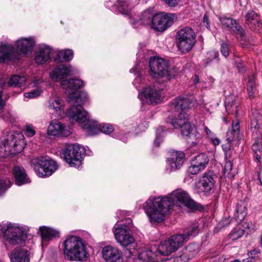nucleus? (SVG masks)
I'll list each match as a JSON object with an SVG mask.
<instances>
[{
  "instance_id": "de8ad7c7",
  "label": "nucleus",
  "mask_w": 262,
  "mask_h": 262,
  "mask_svg": "<svg viewBox=\"0 0 262 262\" xmlns=\"http://www.w3.org/2000/svg\"><path fill=\"white\" fill-rule=\"evenodd\" d=\"M100 130L106 134H109L112 133L114 130V127L110 124H102L99 126Z\"/></svg>"
},
{
  "instance_id": "49530a36",
  "label": "nucleus",
  "mask_w": 262,
  "mask_h": 262,
  "mask_svg": "<svg viewBox=\"0 0 262 262\" xmlns=\"http://www.w3.org/2000/svg\"><path fill=\"white\" fill-rule=\"evenodd\" d=\"M252 149L255 154L257 152H262V138H257L252 146Z\"/></svg>"
},
{
  "instance_id": "0eeeda50",
  "label": "nucleus",
  "mask_w": 262,
  "mask_h": 262,
  "mask_svg": "<svg viewBox=\"0 0 262 262\" xmlns=\"http://www.w3.org/2000/svg\"><path fill=\"white\" fill-rule=\"evenodd\" d=\"M0 236L10 244H21L27 238L26 229L11 223L0 224Z\"/></svg>"
},
{
  "instance_id": "58836bf2",
  "label": "nucleus",
  "mask_w": 262,
  "mask_h": 262,
  "mask_svg": "<svg viewBox=\"0 0 262 262\" xmlns=\"http://www.w3.org/2000/svg\"><path fill=\"white\" fill-rule=\"evenodd\" d=\"M154 254L150 250L145 251L138 255V262H156Z\"/></svg>"
},
{
  "instance_id": "4d7b16f0",
  "label": "nucleus",
  "mask_w": 262,
  "mask_h": 262,
  "mask_svg": "<svg viewBox=\"0 0 262 262\" xmlns=\"http://www.w3.org/2000/svg\"><path fill=\"white\" fill-rule=\"evenodd\" d=\"M170 7H175L180 2V0H162Z\"/></svg>"
},
{
  "instance_id": "6e6552de",
  "label": "nucleus",
  "mask_w": 262,
  "mask_h": 262,
  "mask_svg": "<svg viewBox=\"0 0 262 262\" xmlns=\"http://www.w3.org/2000/svg\"><path fill=\"white\" fill-rule=\"evenodd\" d=\"M24 136L17 133H9L6 138L2 140L0 152L4 155H16L24 148Z\"/></svg>"
},
{
  "instance_id": "c9c22d12",
  "label": "nucleus",
  "mask_w": 262,
  "mask_h": 262,
  "mask_svg": "<svg viewBox=\"0 0 262 262\" xmlns=\"http://www.w3.org/2000/svg\"><path fill=\"white\" fill-rule=\"evenodd\" d=\"M226 109L231 113L235 112L237 113L238 104L236 102V98L234 95H230L226 97L225 102Z\"/></svg>"
},
{
  "instance_id": "473e14b6",
  "label": "nucleus",
  "mask_w": 262,
  "mask_h": 262,
  "mask_svg": "<svg viewBox=\"0 0 262 262\" xmlns=\"http://www.w3.org/2000/svg\"><path fill=\"white\" fill-rule=\"evenodd\" d=\"M239 124L238 122L232 123V128L227 133V140L229 143L238 139L239 134Z\"/></svg>"
},
{
  "instance_id": "603ef678",
  "label": "nucleus",
  "mask_w": 262,
  "mask_h": 262,
  "mask_svg": "<svg viewBox=\"0 0 262 262\" xmlns=\"http://www.w3.org/2000/svg\"><path fill=\"white\" fill-rule=\"evenodd\" d=\"M226 163L224 165V167L223 169V171L225 174H228L230 173L232 167V163L229 159H227L226 160Z\"/></svg>"
},
{
  "instance_id": "680f3d73",
  "label": "nucleus",
  "mask_w": 262,
  "mask_h": 262,
  "mask_svg": "<svg viewBox=\"0 0 262 262\" xmlns=\"http://www.w3.org/2000/svg\"><path fill=\"white\" fill-rule=\"evenodd\" d=\"M204 130L206 133L208 138H210L211 135H214V134L211 132V130L206 126H204Z\"/></svg>"
},
{
  "instance_id": "4468645a",
  "label": "nucleus",
  "mask_w": 262,
  "mask_h": 262,
  "mask_svg": "<svg viewBox=\"0 0 262 262\" xmlns=\"http://www.w3.org/2000/svg\"><path fill=\"white\" fill-rule=\"evenodd\" d=\"M115 237L118 243L124 247L128 246L135 241L134 237L131 235L128 227L125 225H116L114 228Z\"/></svg>"
},
{
  "instance_id": "a18cd8bd",
  "label": "nucleus",
  "mask_w": 262,
  "mask_h": 262,
  "mask_svg": "<svg viewBox=\"0 0 262 262\" xmlns=\"http://www.w3.org/2000/svg\"><path fill=\"white\" fill-rule=\"evenodd\" d=\"M248 255L254 262L259 260L261 256V252L258 249H254L248 252Z\"/></svg>"
},
{
  "instance_id": "09e8293b",
  "label": "nucleus",
  "mask_w": 262,
  "mask_h": 262,
  "mask_svg": "<svg viewBox=\"0 0 262 262\" xmlns=\"http://www.w3.org/2000/svg\"><path fill=\"white\" fill-rule=\"evenodd\" d=\"M41 90L39 88H37L35 90H32L31 91L25 93L24 94L25 97L29 98H34L39 96L41 93Z\"/></svg>"
},
{
  "instance_id": "9d476101",
  "label": "nucleus",
  "mask_w": 262,
  "mask_h": 262,
  "mask_svg": "<svg viewBox=\"0 0 262 262\" xmlns=\"http://www.w3.org/2000/svg\"><path fill=\"white\" fill-rule=\"evenodd\" d=\"M32 165L37 174L41 178L50 176L57 168L56 163L45 157L33 159Z\"/></svg>"
},
{
  "instance_id": "ea45409f",
  "label": "nucleus",
  "mask_w": 262,
  "mask_h": 262,
  "mask_svg": "<svg viewBox=\"0 0 262 262\" xmlns=\"http://www.w3.org/2000/svg\"><path fill=\"white\" fill-rule=\"evenodd\" d=\"M219 57V52L216 51H211L207 53V57L202 61V64L204 67H207L210 64L213 59H216Z\"/></svg>"
},
{
  "instance_id": "37998d69",
  "label": "nucleus",
  "mask_w": 262,
  "mask_h": 262,
  "mask_svg": "<svg viewBox=\"0 0 262 262\" xmlns=\"http://www.w3.org/2000/svg\"><path fill=\"white\" fill-rule=\"evenodd\" d=\"M12 184V182L9 179H0V195L4 193L11 186Z\"/></svg>"
},
{
  "instance_id": "72a5a7b5",
  "label": "nucleus",
  "mask_w": 262,
  "mask_h": 262,
  "mask_svg": "<svg viewBox=\"0 0 262 262\" xmlns=\"http://www.w3.org/2000/svg\"><path fill=\"white\" fill-rule=\"evenodd\" d=\"M256 87V76L255 75H252L249 77L247 83L248 94L251 99L254 98L257 92Z\"/></svg>"
},
{
  "instance_id": "ddd939ff",
  "label": "nucleus",
  "mask_w": 262,
  "mask_h": 262,
  "mask_svg": "<svg viewBox=\"0 0 262 262\" xmlns=\"http://www.w3.org/2000/svg\"><path fill=\"white\" fill-rule=\"evenodd\" d=\"M35 43L34 39L30 37L21 38L16 41L14 48V56L15 59L20 55L27 56L31 53Z\"/></svg>"
},
{
  "instance_id": "13d9d810",
  "label": "nucleus",
  "mask_w": 262,
  "mask_h": 262,
  "mask_svg": "<svg viewBox=\"0 0 262 262\" xmlns=\"http://www.w3.org/2000/svg\"><path fill=\"white\" fill-rule=\"evenodd\" d=\"M211 142L214 145L216 146L220 144V140L215 137V136L211 135L210 138H209Z\"/></svg>"
},
{
  "instance_id": "f3484780",
  "label": "nucleus",
  "mask_w": 262,
  "mask_h": 262,
  "mask_svg": "<svg viewBox=\"0 0 262 262\" xmlns=\"http://www.w3.org/2000/svg\"><path fill=\"white\" fill-rule=\"evenodd\" d=\"M185 155L182 151H173L171 152L170 157L167 159L168 169L170 171L179 169L183 165Z\"/></svg>"
},
{
  "instance_id": "39448f33",
  "label": "nucleus",
  "mask_w": 262,
  "mask_h": 262,
  "mask_svg": "<svg viewBox=\"0 0 262 262\" xmlns=\"http://www.w3.org/2000/svg\"><path fill=\"white\" fill-rule=\"evenodd\" d=\"M193 102L189 98L178 97L171 103V109L179 112L177 116L173 118L169 117L167 122L171 124L174 128H180L188 121V115L186 111L191 108Z\"/></svg>"
},
{
  "instance_id": "e2e57ef3",
  "label": "nucleus",
  "mask_w": 262,
  "mask_h": 262,
  "mask_svg": "<svg viewBox=\"0 0 262 262\" xmlns=\"http://www.w3.org/2000/svg\"><path fill=\"white\" fill-rule=\"evenodd\" d=\"M161 142V138L160 137L157 136V137L154 141V145L157 147H159Z\"/></svg>"
},
{
  "instance_id": "cd10ccee",
  "label": "nucleus",
  "mask_w": 262,
  "mask_h": 262,
  "mask_svg": "<svg viewBox=\"0 0 262 262\" xmlns=\"http://www.w3.org/2000/svg\"><path fill=\"white\" fill-rule=\"evenodd\" d=\"M246 203L243 200L239 201L236 205L233 214V219L238 223L242 222L247 215Z\"/></svg>"
},
{
  "instance_id": "c85d7f7f",
  "label": "nucleus",
  "mask_w": 262,
  "mask_h": 262,
  "mask_svg": "<svg viewBox=\"0 0 262 262\" xmlns=\"http://www.w3.org/2000/svg\"><path fill=\"white\" fill-rule=\"evenodd\" d=\"M63 102L59 98H51L49 101V110L53 111L54 112L53 114L55 113L56 117H58L60 115V113L63 109Z\"/></svg>"
},
{
  "instance_id": "8fccbe9b",
  "label": "nucleus",
  "mask_w": 262,
  "mask_h": 262,
  "mask_svg": "<svg viewBox=\"0 0 262 262\" xmlns=\"http://www.w3.org/2000/svg\"><path fill=\"white\" fill-rule=\"evenodd\" d=\"M250 128L253 134L255 133L256 135L257 134L259 129V124L256 118H253L251 119Z\"/></svg>"
},
{
  "instance_id": "e433bc0d",
  "label": "nucleus",
  "mask_w": 262,
  "mask_h": 262,
  "mask_svg": "<svg viewBox=\"0 0 262 262\" xmlns=\"http://www.w3.org/2000/svg\"><path fill=\"white\" fill-rule=\"evenodd\" d=\"M118 11L122 14H127L132 8L129 0H117Z\"/></svg>"
},
{
  "instance_id": "5fc2aeb1",
  "label": "nucleus",
  "mask_w": 262,
  "mask_h": 262,
  "mask_svg": "<svg viewBox=\"0 0 262 262\" xmlns=\"http://www.w3.org/2000/svg\"><path fill=\"white\" fill-rule=\"evenodd\" d=\"M221 52L222 55L225 57H227L229 55V49L227 45L225 43H223L221 46Z\"/></svg>"
},
{
  "instance_id": "6e6d98bb",
  "label": "nucleus",
  "mask_w": 262,
  "mask_h": 262,
  "mask_svg": "<svg viewBox=\"0 0 262 262\" xmlns=\"http://www.w3.org/2000/svg\"><path fill=\"white\" fill-rule=\"evenodd\" d=\"M35 132L33 127L30 125H27L26 126L25 134L28 137H32L35 135Z\"/></svg>"
},
{
  "instance_id": "2eb2a0df",
  "label": "nucleus",
  "mask_w": 262,
  "mask_h": 262,
  "mask_svg": "<svg viewBox=\"0 0 262 262\" xmlns=\"http://www.w3.org/2000/svg\"><path fill=\"white\" fill-rule=\"evenodd\" d=\"M209 159L204 153L196 156L191 161V165L188 169V173L195 175L203 171L209 163Z\"/></svg>"
},
{
  "instance_id": "423d86ee",
  "label": "nucleus",
  "mask_w": 262,
  "mask_h": 262,
  "mask_svg": "<svg viewBox=\"0 0 262 262\" xmlns=\"http://www.w3.org/2000/svg\"><path fill=\"white\" fill-rule=\"evenodd\" d=\"M63 252L70 260L82 261L88 255L82 239L72 236L67 238L63 243Z\"/></svg>"
},
{
  "instance_id": "7c9ffc66",
  "label": "nucleus",
  "mask_w": 262,
  "mask_h": 262,
  "mask_svg": "<svg viewBox=\"0 0 262 262\" xmlns=\"http://www.w3.org/2000/svg\"><path fill=\"white\" fill-rule=\"evenodd\" d=\"M39 232L43 242L50 240L59 235L58 231L45 226L39 228Z\"/></svg>"
},
{
  "instance_id": "4c0bfd02",
  "label": "nucleus",
  "mask_w": 262,
  "mask_h": 262,
  "mask_svg": "<svg viewBox=\"0 0 262 262\" xmlns=\"http://www.w3.org/2000/svg\"><path fill=\"white\" fill-rule=\"evenodd\" d=\"M26 81V78L24 76L14 75L8 81V85L9 86L20 88L25 85Z\"/></svg>"
},
{
  "instance_id": "bf43d9fd",
  "label": "nucleus",
  "mask_w": 262,
  "mask_h": 262,
  "mask_svg": "<svg viewBox=\"0 0 262 262\" xmlns=\"http://www.w3.org/2000/svg\"><path fill=\"white\" fill-rule=\"evenodd\" d=\"M203 24L207 28H210L209 20L206 14H205L203 17Z\"/></svg>"
},
{
  "instance_id": "a211bd4d",
  "label": "nucleus",
  "mask_w": 262,
  "mask_h": 262,
  "mask_svg": "<svg viewBox=\"0 0 262 262\" xmlns=\"http://www.w3.org/2000/svg\"><path fill=\"white\" fill-rule=\"evenodd\" d=\"M220 20L222 25L228 28L231 32L238 35L241 38L245 36V30L241 26L237 24L235 19L230 17H223L220 18Z\"/></svg>"
},
{
  "instance_id": "a19ab883",
  "label": "nucleus",
  "mask_w": 262,
  "mask_h": 262,
  "mask_svg": "<svg viewBox=\"0 0 262 262\" xmlns=\"http://www.w3.org/2000/svg\"><path fill=\"white\" fill-rule=\"evenodd\" d=\"M244 232V230L241 228L240 225H238L232 230L230 234V238L233 241L236 240L241 237Z\"/></svg>"
},
{
  "instance_id": "79ce46f5",
  "label": "nucleus",
  "mask_w": 262,
  "mask_h": 262,
  "mask_svg": "<svg viewBox=\"0 0 262 262\" xmlns=\"http://www.w3.org/2000/svg\"><path fill=\"white\" fill-rule=\"evenodd\" d=\"M259 15L254 11L251 10L247 12L245 16L246 23L249 28L253 27L252 21L258 17Z\"/></svg>"
},
{
  "instance_id": "f03ea898",
  "label": "nucleus",
  "mask_w": 262,
  "mask_h": 262,
  "mask_svg": "<svg viewBox=\"0 0 262 262\" xmlns=\"http://www.w3.org/2000/svg\"><path fill=\"white\" fill-rule=\"evenodd\" d=\"M149 66L150 75L157 80L152 87L145 88L142 93L147 102L157 104L161 101L160 91L164 87L159 84L160 79H163L162 81L169 80L175 77L177 72L175 69L169 67L168 61L158 57L150 58Z\"/></svg>"
},
{
  "instance_id": "6ab92c4d",
  "label": "nucleus",
  "mask_w": 262,
  "mask_h": 262,
  "mask_svg": "<svg viewBox=\"0 0 262 262\" xmlns=\"http://www.w3.org/2000/svg\"><path fill=\"white\" fill-rule=\"evenodd\" d=\"M102 253L103 257L107 262H122L120 251L114 247H104Z\"/></svg>"
},
{
  "instance_id": "c03bdc74",
  "label": "nucleus",
  "mask_w": 262,
  "mask_h": 262,
  "mask_svg": "<svg viewBox=\"0 0 262 262\" xmlns=\"http://www.w3.org/2000/svg\"><path fill=\"white\" fill-rule=\"evenodd\" d=\"M252 24L254 25L253 27L249 28L251 30L256 31L258 33L262 32V23L261 22L259 16L254 19L252 21Z\"/></svg>"
},
{
  "instance_id": "4be33fe9",
  "label": "nucleus",
  "mask_w": 262,
  "mask_h": 262,
  "mask_svg": "<svg viewBox=\"0 0 262 262\" xmlns=\"http://www.w3.org/2000/svg\"><path fill=\"white\" fill-rule=\"evenodd\" d=\"M72 72L71 66L60 64L54 69L50 74V78L55 81H59L69 76Z\"/></svg>"
},
{
  "instance_id": "dca6fc26",
  "label": "nucleus",
  "mask_w": 262,
  "mask_h": 262,
  "mask_svg": "<svg viewBox=\"0 0 262 262\" xmlns=\"http://www.w3.org/2000/svg\"><path fill=\"white\" fill-rule=\"evenodd\" d=\"M215 174L212 171L205 172L199 181L196 187L199 192L209 193L214 187Z\"/></svg>"
},
{
  "instance_id": "a878e982",
  "label": "nucleus",
  "mask_w": 262,
  "mask_h": 262,
  "mask_svg": "<svg viewBox=\"0 0 262 262\" xmlns=\"http://www.w3.org/2000/svg\"><path fill=\"white\" fill-rule=\"evenodd\" d=\"M30 252L25 249L16 248L11 253V262H29Z\"/></svg>"
},
{
  "instance_id": "338daca9",
  "label": "nucleus",
  "mask_w": 262,
  "mask_h": 262,
  "mask_svg": "<svg viewBox=\"0 0 262 262\" xmlns=\"http://www.w3.org/2000/svg\"><path fill=\"white\" fill-rule=\"evenodd\" d=\"M2 92L0 91V109L2 108V107L4 106L5 103L4 101L2 99Z\"/></svg>"
},
{
  "instance_id": "c756f323",
  "label": "nucleus",
  "mask_w": 262,
  "mask_h": 262,
  "mask_svg": "<svg viewBox=\"0 0 262 262\" xmlns=\"http://www.w3.org/2000/svg\"><path fill=\"white\" fill-rule=\"evenodd\" d=\"M86 122L82 125V128L85 132L86 136H91L96 135L99 132L97 124L96 122L86 119L84 122ZM82 123V122H79ZM83 123V122H82Z\"/></svg>"
},
{
  "instance_id": "9b49d317",
  "label": "nucleus",
  "mask_w": 262,
  "mask_h": 262,
  "mask_svg": "<svg viewBox=\"0 0 262 262\" xmlns=\"http://www.w3.org/2000/svg\"><path fill=\"white\" fill-rule=\"evenodd\" d=\"M62 155L64 160L71 167H79L84 155V149L78 144H71L63 150Z\"/></svg>"
},
{
  "instance_id": "5701e85b",
  "label": "nucleus",
  "mask_w": 262,
  "mask_h": 262,
  "mask_svg": "<svg viewBox=\"0 0 262 262\" xmlns=\"http://www.w3.org/2000/svg\"><path fill=\"white\" fill-rule=\"evenodd\" d=\"M52 49L49 46L43 45L40 46L35 52L34 60L38 64H43L50 59Z\"/></svg>"
},
{
  "instance_id": "412c9836",
  "label": "nucleus",
  "mask_w": 262,
  "mask_h": 262,
  "mask_svg": "<svg viewBox=\"0 0 262 262\" xmlns=\"http://www.w3.org/2000/svg\"><path fill=\"white\" fill-rule=\"evenodd\" d=\"M199 252V247L195 244H189L179 253L176 260L179 262H186L192 258Z\"/></svg>"
},
{
  "instance_id": "aec40b11",
  "label": "nucleus",
  "mask_w": 262,
  "mask_h": 262,
  "mask_svg": "<svg viewBox=\"0 0 262 262\" xmlns=\"http://www.w3.org/2000/svg\"><path fill=\"white\" fill-rule=\"evenodd\" d=\"M181 133L187 137V141L192 144H196L197 139L200 137L196 131V126L191 125L188 121L181 128Z\"/></svg>"
},
{
  "instance_id": "f704fd0d",
  "label": "nucleus",
  "mask_w": 262,
  "mask_h": 262,
  "mask_svg": "<svg viewBox=\"0 0 262 262\" xmlns=\"http://www.w3.org/2000/svg\"><path fill=\"white\" fill-rule=\"evenodd\" d=\"M73 57V52L71 50H61L57 52L55 58V61L57 62H62L69 61Z\"/></svg>"
},
{
  "instance_id": "f257e3e1",
  "label": "nucleus",
  "mask_w": 262,
  "mask_h": 262,
  "mask_svg": "<svg viewBox=\"0 0 262 262\" xmlns=\"http://www.w3.org/2000/svg\"><path fill=\"white\" fill-rule=\"evenodd\" d=\"M179 204L192 210L202 209V206L192 200L188 193L182 189H176L164 197H150L143 204V208L151 223H160L173 206Z\"/></svg>"
},
{
  "instance_id": "052dcab7",
  "label": "nucleus",
  "mask_w": 262,
  "mask_h": 262,
  "mask_svg": "<svg viewBox=\"0 0 262 262\" xmlns=\"http://www.w3.org/2000/svg\"><path fill=\"white\" fill-rule=\"evenodd\" d=\"M226 257L224 255L220 256L213 260L214 262H225Z\"/></svg>"
},
{
  "instance_id": "393cba45",
  "label": "nucleus",
  "mask_w": 262,
  "mask_h": 262,
  "mask_svg": "<svg viewBox=\"0 0 262 262\" xmlns=\"http://www.w3.org/2000/svg\"><path fill=\"white\" fill-rule=\"evenodd\" d=\"M48 133L51 136H68L69 131L60 122H51L48 128Z\"/></svg>"
},
{
  "instance_id": "2f4dec72",
  "label": "nucleus",
  "mask_w": 262,
  "mask_h": 262,
  "mask_svg": "<svg viewBox=\"0 0 262 262\" xmlns=\"http://www.w3.org/2000/svg\"><path fill=\"white\" fill-rule=\"evenodd\" d=\"M154 16L152 9H148L142 12L140 19L137 21L132 22V24L134 28H136L135 24L139 25H148L151 23V19Z\"/></svg>"
},
{
  "instance_id": "69168bd1",
  "label": "nucleus",
  "mask_w": 262,
  "mask_h": 262,
  "mask_svg": "<svg viewBox=\"0 0 262 262\" xmlns=\"http://www.w3.org/2000/svg\"><path fill=\"white\" fill-rule=\"evenodd\" d=\"M237 68L238 69V70L239 72H243L244 71V67L243 66V64L241 63H237L236 64Z\"/></svg>"
},
{
  "instance_id": "bb28decb",
  "label": "nucleus",
  "mask_w": 262,
  "mask_h": 262,
  "mask_svg": "<svg viewBox=\"0 0 262 262\" xmlns=\"http://www.w3.org/2000/svg\"><path fill=\"white\" fill-rule=\"evenodd\" d=\"M14 48L10 45L0 46V62H3L6 60H14Z\"/></svg>"
},
{
  "instance_id": "20e7f679",
  "label": "nucleus",
  "mask_w": 262,
  "mask_h": 262,
  "mask_svg": "<svg viewBox=\"0 0 262 262\" xmlns=\"http://www.w3.org/2000/svg\"><path fill=\"white\" fill-rule=\"evenodd\" d=\"M198 232V225L195 224L185 230L182 234L173 235L162 241L157 250L161 255L168 256L176 251L190 237L195 236Z\"/></svg>"
},
{
  "instance_id": "7ed1b4c3",
  "label": "nucleus",
  "mask_w": 262,
  "mask_h": 262,
  "mask_svg": "<svg viewBox=\"0 0 262 262\" xmlns=\"http://www.w3.org/2000/svg\"><path fill=\"white\" fill-rule=\"evenodd\" d=\"M84 85L83 82L78 79H66L61 82V85L69 95L68 102L71 104L67 115L72 122H82L87 119V113L83 110L82 104L88 99L85 92H77Z\"/></svg>"
},
{
  "instance_id": "3c124183",
  "label": "nucleus",
  "mask_w": 262,
  "mask_h": 262,
  "mask_svg": "<svg viewBox=\"0 0 262 262\" xmlns=\"http://www.w3.org/2000/svg\"><path fill=\"white\" fill-rule=\"evenodd\" d=\"M230 143L229 142H228L227 144H223L222 145V147L223 149V150L225 151V160H227V159H229L231 158V153L229 151L231 146Z\"/></svg>"
},
{
  "instance_id": "b1692460",
  "label": "nucleus",
  "mask_w": 262,
  "mask_h": 262,
  "mask_svg": "<svg viewBox=\"0 0 262 262\" xmlns=\"http://www.w3.org/2000/svg\"><path fill=\"white\" fill-rule=\"evenodd\" d=\"M13 174L15 178V182L18 186L30 182L26 171L23 167L15 166L13 169Z\"/></svg>"
},
{
  "instance_id": "774afa93",
  "label": "nucleus",
  "mask_w": 262,
  "mask_h": 262,
  "mask_svg": "<svg viewBox=\"0 0 262 262\" xmlns=\"http://www.w3.org/2000/svg\"><path fill=\"white\" fill-rule=\"evenodd\" d=\"M242 262H254L250 257L247 258H245L243 260Z\"/></svg>"
},
{
  "instance_id": "0e129e2a",
  "label": "nucleus",
  "mask_w": 262,
  "mask_h": 262,
  "mask_svg": "<svg viewBox=\"0 0 262 262\" xmlns=\"http://www.w3.org/2000/svg\"><path fill=\"white\" fill-rule=\"evenodd\" d=\"M258 178L260 185L262 186V167L260 168V170L258 172Z\"/></svg>"
},
{
  "instance_id": "1a4fd4ad",
  "label": "nucleus",
  "mask_w": 262,
  "mask_h": 262,
  "mask_svg": "<svg viewBox=\"0 0 262 262\" xmlns=\"http://www.w3.org/2000/svg\"><path fill=\"white\" fill-rule=\"evenodd\" d=\"M196 33L190 27H186L180 30L176 35V46L182 53H188L196 42Z\"/></svg>"
},
{
  "instance_id": "864d4df0",
  "label": "nucleus",
  "mask_w": 262,
  "mask_h": 262,
  "mask_svg": "<svg viewBox=\"0 0 262 262\" xmlns=\"http://www.w3.org/2000/svg\"><path fill=\"white\" fill-rule=\"evenodd\" d=\"M231 220L229 218L223 219L219 223L218 227L219 228H224L230 225Z\"/></svg>"
},
{
  "instance_id": "f8f14e48",
  "label": "nucleus",
  "mask_w": 262,
  "mask_h": 262,
  "mask_svg": "<svg viewBox=\"0 0 262 262\" xmlns=\"http://www.w3.org/2000/svg\"><path fill=\"white\" fill-rule=\"evenodd\" d=\"M176 18V14L172 13H157L151 19V27L155 30L163 32L172 25Z\"/></svg>"
}]
</instances>
